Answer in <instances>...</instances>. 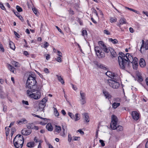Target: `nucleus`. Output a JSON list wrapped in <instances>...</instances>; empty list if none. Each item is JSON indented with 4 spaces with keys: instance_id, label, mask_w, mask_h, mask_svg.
Segmentation results:
<instances>
[{
    "instance_id": "nucleus-14",
    "label": "nucleus",
    "mask_w": 148,
    "mask_h": 148,
    "mask_svg": "<svg viewBox=\"0 0 148 148\" xmlns=\"http://www.w3.org/2000/svg\"><path fill=\"white\" fill-rule=\"evenodd\" d=\"M139 64L140 66L142 67H144L145 65V60L143 58L140 59L139 61Z\"/></svg>"
},
{
    "instance_id": "nucleus-29",
    "label": "nucleus",
    "mask_w": 148,
    "mask_h": 148,
    "mask_svg": "<svg viewBox=\"0 0 148 148\" xmlns=\"http://www.w3.org/2000/svg\"><path fill=\"white\" fill-rule=\"evenodd\" d=\"M109 40L114 44H116L118 42V41L116 39H113L112 38H110L109 39Z\"/></svg>"
},
{
    "instance_id": "nucleus-20",
    "label": "nucleus",
    "mask_w": 148,
    "mask_h": 148,
    "mask_svg": "<svg viewBox=\"0 0 148 148\" xmlns=\"http://www.w3.org/2000/svg\"><path fill=\"white\" fill-rule=\"evenodd\" d=\"M9 45L10 48L12 50H14L15 49V47L14 44L11 41L9 42Z\"/></svg>"
},
{
    "instance_id": "nucleus-1",
    "label": "nucleus",
    "mask_w": 148,
    "mask_h": 148,
    "mask_svg": "<svg viewBox=\"0 0 148 148\" xmlns=\"http://www.w3.org/2000/svg\"><path fill=\"white\" fill-rule=\"evenodd\" d=\"M118 57V60L120 68L124 70H127L130 68V65L132 63L133 66L135 65V69L138 66V59L135 57L133 59V57L128 53L125 55L122 53H119Z\"/></svg>"
},
{
    "instance_id": "nucleus-37",
    "label": "nucleus",
    "mask_w": 148,
    "mask_h": 148,
    "mask_svg": "<svg viewBox=\"0 0 148 148\" xmlns=\"http://www.w3.org/2000/svg\"><path fill=\"white\" fill-rule=\"evenodd\" d=\"M103 33L104 34L107 35H110V32L107 29L104 30L103 31Z\"/></svg>"
},
{
    "instance_id": "nucleus-40",
    "label": "nucleus",
    "mask_w": 148,
    "mask_h": 148,
    "mask_svg": "<svg viewBox=\"0 0 148 148\" xmlns=\"http://www.w3.org/2000/svg\"><path fill=\"white\" fill-rule=\"evenodd\" d=\"M99 141L100 143H101V145L102 147H104L105 146V143H104V141L103 140H99Z\"/></svg>"
},
{
    "instance_id": "nucleus-38",
    "label": "nucleus",
    "mask_w": 148,
    "mask_h": 148,
    "mask_svg": "<svg viewBox=\"0 0 148 148\" xmlns=\"http://www.w3.org/2000/svg\"><path fill=\"white\" fill-rule=\"evenodd\" d=\"M61 57H59L56 58L55 59L56 61L58 62H62V59L61 58Z\"/></svg>"
},
{
    "instance_id": "nucleus-42",
    "label": "nucleus",
    "mask_w": 148,
    "mask_h": 148,
    "mask_svg": "<svg viewBox=\"0 0 148 148\" xmlns=\"http://www.w3.org/2000/svg\"><path fill=\"white\" fill-rule=\"evenodd\" d=\"M32 10L34 13L36 14L37 15V14L38 11L35 8H32Z\"/></svg>"
},
{
    "instance_id": "nucleus-26",
    "label": "nucleus",
    "mask_w": 148,
    "mask_h": 148,
    "mask_svg": "<svg viewBox=\"0 0 148 148\" xmlns=\"http://www.w3.org/2000/svg\"><path fill=\"white\" fill-rule=\"evenodd\" d=\"M126 23V20L124 18H121L119 21V25H122Z\"/></svg>"
},
{
    "instance_id": "nucleus-53",
    "label": "nucleus",
    "mask_w": 148,
    "mask_h": 148,
    "mask_svg": "<svg viewBox=\"0 0 148 148\" xmlns=\"http://www.w3.org/2000/svg\"><path fill=\"white\" fill-rule=\"evenodd\" d=\"M71 85L72 86V88L74 89V90H77V88L73 84H71Z\"/></svg>"
},
{
    "instance_id": "nucleus-41",
    "label": "nucleus",
    "mask_w": 148,
    "mask_h": 148,
    "mask_svg": "<svg viewBox=\"0 0 148 148\" xmlns=\"http://www.w3.org/2000/svg\"><path fill=\"white\" fill-rule=\"evenodd\" d=\"M49 46V43L47 42H45L44 47L45 48H47Z\"/></svg>"
},
{
    "instance_id": "nucleus-49",
    "label": "nucleus",
    "mask_w": 148,
    "mask_h": 148,
    "mask_svg": "<svg viewBox=\"0 0 148 148\" xmlns=\"http://www.w3.org/2000/svg\"><path fill=\"white\" fill-rule=\"evenodd\" d=\"M0 51H2L3 52L4 51V49L3 48V47L2 46V45L1 44L0 45Z\"/></svg>"
},
{
    "instance_id": "nucleus-3",
    "label": "nucleus",
    "mask_w": 148,
    "mask_h": 148,
    "mask_svg": "<svg viewBox=\"0 0 148 148\" xmlns=\"http://www.w3.org/2000/svg\"><path fill=\"white\" fill-rule=\"evenodd\" d=\"M27 94L28 96L35 100L39 99L41 95L40 91L37 88L28 90L27 91Z\"/></svg>"
},
{
    "instance_id": "nucleus-60",
    "label": "nucleus",
    "mask_w": 148,
    "mask_h": 148,
    "mask_svg": "<svg viewBox=\"0 0 148 148\" xmlns=\"http://www.w3.org/2000/svg\"><path fill=\"white\" fill-rule=\"evenodd\" d=\"M23 54L25 56H27L28 55V53L27 51H24L23 52Z\"/></svg>"
},
{
    "instance_id": "nucleus-56",
    "label": "nucleus",
    "mask_w": 148,
    "mask_h": 148,
    "mask_svg": "<svg viewBox=\"0 0 148 148\" xmlns=\"http://www.w3.org/2000/svg\"><path fill=\"white\" fill-rule=\"evenodd\" d=\"M14 33L15 35H16L18 38H19V35L15 31H14Z\"/></svg>"
},
{
    "instance_id": "nucleus-58",
    "label": "nucleus",
    "mask_w": 148,
    "mask_h": 148,
    "mask_svg": "<svg viewBox=\"0 0 148 148\" xmlns=\"http://www.w3.org/2000/svg\"><path fill=\"white\" fill-rule=\"evenodd\" d=\"M56 28L57 29L58 31L60 32L61 33H62V32L61 30L58 26H56Z\"/></svg>"
},
{
    "instance_id": "nucleus-13",
    "label": "nucleus",
    "mask_w": 148,
    "mask_h": 148,
    "mask_svg": "<svg viewBox=\"0 0 148 148\" xmlns=\"http://www.w3.org/2000/svg\"><path fill=\"white\" fill-rule=\"evenodd\" d=\"M46 128L49 131H51L53 130V127L50 123H49L47 125Z\"/></svg>"
},
{
    "instance_id": "nucleus-51",
    "label": "nucleus",
    "mask_w": 148,
    "mask_h": 148,
    "mask_svg": "<svg viewBox=\"0 0 148 148\" xmlns=\"http://www.w3.org/2000/svg\"><path fill=\"white\" fill-rule=\"evenodd\" d=\"M47 101V100L45 98H43L42 101H41V102L45 104L46 102Z\"/></svg>"
},
{
    "instance_id": "nucleus-33",
    "label": "nucleus",
    "mask_w": 148,
    "mask_h": 148,
    "mask_svg": "<svg viewBox=\"0 0 148 148\" xmlns=\"http://www.w3.org/2000/svg\"><path fill=\"white\" fill-rule=\"evenodd\" d=\"M86 98H82L80 99V101L81 102V103L83 105L86 103Z\"/></svg>"
},
{
    "instance_id": "nucleus-9",
    "label": "nucleus",
    "mask_w": 148,
    "mask_h": 148,
    "mask_svg": "<svg viewBox=\"0 0 148 148\" xmlns=\"http://www.w3.org/2000/svg\"><path fill=\"white\" fill-rule=\"evenodd\" d=\"M142 43L141 45V47H140V51L141 53H142V49H145V50H147L148 49V42H147V43H146L144 44V41L143 40H142Z\"/></svg>"
},
{
    "instance_id": "nucleus-24",
    "label": "nucleus",
    "mask_w": 148,
    "mask_h": 148,
    "mask_svg": "<svg viewBox=\"0 0 148 148\" xmlns=\"http://www.w3.org/2000/svg\"><path fill=\"white\" fill-rule=\"evenodd\" d=\"M138 77V81L139 82H142L143 80V79L141 75L139 74L137 76Z\"/></svg>"
},
{
    "instance_id": "nucleus-39",
    "label": "nucleus",
    "mask_w": 148,
    "mask_h": 148,
    "mask_svg": "<svg viewBox=\"0 0 148 148\" xmlns=\"http://www.w3.org/2000/svg\"><path fill=\"white\" fill-rule=\"evenodd\" d=\"M68 140L69 142H70L72 139V137L71 136V135L70 134H68Z\"/></svg>"
},
{
    "instance_id": "nucleus-54",
    "label": "nucleus",
    "mask_w": 148,
    "mask_h": 148,
    "mask_svg": "<svg viewBox=\"0 0 148 148\" xmlns=\"http://www.w3.org/2000/svg\"><path fill=\"white\" fill-rule=\"evenodd\" d=\"M44 71L45 73H49V69L47 68H45L44 69Z\"/></svg>"
},
{
    "instance_id": "nucleus-23",
    "label": "nucleus",
    "mask_w": 148,
    "mask_h": 148,
    "mask_svg": "<svg viewBox=\"0 0 148 148\" xmlns=\"http://www.w3.org/2000/svg\"><path fill=\"white\" fill-rule=\"evenodd\" d=\"M41 118L42 119H43V120L40 122V124L42 125H45L47 123V120L46 119L43 118H42L41 117Z\"/></svg>"
},
{
    "instance_id": "nucleus-36",
    "label": "nucleus",
    "mask_w": 148,
    "mask_h": 148,
    "mask_svg": "<svg viewBox=\"0 0 148 148\" xmlns=\"http://www.w3.org/2000/svg\"><path fill=\"white\" fill-rule=\"evenodd\" d=\"M0 7L3 10H6L5 8L3 3L1 2H0Z\"/></svg>"
},
{
    "instance_id": "nucleus-50",
    "label": "nucleus",
    "mask_w": 148,
    "mask_h": 148,
    "mask_svg": "<svg viewBox=\"0 0 148 148\" xmlns=\"http://www.w3.org/2000/svg\"><path fill=\"white\" fill-rule=\"evenodd\" d=\"M45 56H46V59L47 60H49L50 59V56L49 54H46Z\"/></svg>"
},
{
    "instance_id": "nucleus-4",
    "label": "nucleus",
    "mask_w": 148,
    "mask_h": 148,
    "mask_svg": "<svg viewBox=\"0 0 148 148\" xmlns=\"http://www.w3.org/2000/svg\"><path fill=\"white\" fill-rule=\"evenodd\" d=\"M36 83L35 75H30L27 81L26 87L30 89V90L34 88H37V86L36 85Z\"/></svg>"
},
{
    "instance_id": "nucleus-57",
    "label": "nucleus",
    "mask_w": 148,
    "mask_h": 148,
    "mask_svg": "<svg viewBox=\"0 0 148 148\" xmlns=\"http://www.w3.org/2000/svg\"><path fill=\"white\" fill-rule=\"evenodd\" d=\"M34 141L36 143L38 142H40V141L38 140V139L36 137H35L34 139Z\"/></svg>"
},
{
    "instance_id": "nucleus-10",
    "label": "nucleus",
    "mask_w": 148,
    "mask_h": 148,
    "mask_svg": "<svg viewBox=\"0 0 148 148\" xmlns=\"http://www.w3.org/2000/svg\"><path fill=\"white\" fill-rule=\"evenodd\" d=\"M31 133V130H27L26 128H24L21 131V134L23 135H29Z\"/></svg>"
},
{
    "instance_id": "nucleus-8",
    "label": "nucleus",
    "mask_w": 148,
    "mask_h": 148,
    "mask_svg": "<svg viewBox=\"0 0 148 148\" xmlns=\"http://www.w3.org/2000/svg\"><path fill=\"white\" fill-rule=\"evenodd\" d=\"M106 74L107 76L111 78V79H116L117 77H118L117 74L110 71H107Z\"/></svg>"
},
{
    "instance_id": "nucleus-32",
    "label": "nucleus",
    "mask_w": 148,
    "mask_h": 148,
    "mask_svg": "<svg viewBox=\"0 0 148 148\" xmlns=\"http://www.w3.org/2000/svg\"><path fill=\"white\" fill-rule=\"evenodd\" d=\"M117 20V18H116L110 17V21L111 23L115 22Z\"/></svg>"
},
{
    "instance_id": "nucleus-52",
    "label": "nucleus",
    "mask_w": 148,
    "mask_h": 148,
    "mask_svg": "<svg viewBox=\"0 0 148 148\" xmlns=\"http://www.w3.org/2000/svg\"><path fill=\"white\" fill-rule=\"evenodd\" d=\"M78 132L82 134H84V132L80 129L78 130Z\"/></svg>"
},
{
    "instance_id": "nucleus-19",
    "label": "nucleus",
    "mask_w": 148,
    "mask_h": 148,
    "mask_svg": "<svg viewBox=\"0 0 148 148\" xmlns=\"http://www.w3.org/2000/svg\"><path fill=\"white\" fill-rule=\"evenodd\" d=\"M56 76L57 77L58 81L60 82H61L62 84H64V82L62 78L61 77V76H59L58 75H56Z\"/></svg>"
},
{
    "instance_id": "nucleus-6",
    "label": "nucleus",
    "mask_w": 148,
    "mask_h": 148,
    "mask_svg": "<svg viewBox=\"0 0 148 148\" xmlns=\"http://www.w3.org/2000/svg\"><path fill=\"white\" fill-rule=\"evenodd\" d=\"M112 121L110 124V127L112 129H116L118 132L121 131L123 130V127L121 125H118L116 127V123L118 121L117 118L116 116L114 115H112Z\"/></svg>"
},
{
    "instance_id": "nucleus-59",
    "label": "nucleus",
    "mask_w": 148,
    "mask_h": 148,
    "mask_svg": "<svg viewBox=\"0 0 148 148\" xmlns=\"http://www.w3.org/2000/svg\"><path fill=\"white\" fill-rule=\"evenodd\" d=\"M15 122L13 121L10 124L9 126V127H10L11 126L13 125L14 124V123Z\"/></svg>"
},
{
    "instance_id": "nucleus-2",
    "label": "nucleus",
    "mask_w": 148,
    "mask_h": 148,
    "mask_svg": "<svg viewBox=\"0 0 148 148\" xmlns=\"http://www.w3.org/2000/svg\"><path fill=\"white\" fill-rule=\"evenodd\" d=\"M99 46L95 47V51L96 52L97 55L99 58H103L105 56L104 53L102 52L103 51L106 53H108L110 51L112 56L113 57L117 56V54L114 50L111 48H108L101 41L98 42Z\"/></svg>"
},
{
    "instance_id": "nucleus-47",
    "label": "nucleus",
    "mask_w": 148,
    "mask_h": 148,
    "mask_svg": "<svg viewBox=\"0 0 148 148\" xmlns=\"http://www.w3.org/2000/svg\"><path fill=\"white\" fill-rule=\"evenodd\" d=\"M22 103L23 104H25L26 105H28V102L27 101H25L24 100H23L22 101Z\"/></svg>"
},
{
    "instance_id": "nucleus-25",
    "label": "nucleus",
    "mask_w": 148,
    "mask_h": 148,
    "mask_svg": "<svg viewBox=\"0 0 148 148\" xmlns=\"http://www.w3.org/2000/svg\"><path fill=\"white\" fill-rule=\"evenodd\" d=\"M120 105V103L114 102L112 105V107L114 109L116 108Z\"/></svg>"
},
{
    "instance_id": "nucleus-16",
    "label": "nucleus",
    "mask_w": 148,
    "mask_h": 148,
    "mask_svg": "<svg viewBox=\"0 0 148 148\" xmlns=\"http://www.w3.org/2000/svg\"><path fill=\"white\" fill-rule=\"evenodd\" d=\"M45 105L46 104L43 103L41 102H40L39 105V108L40 109V110H42L45 107Z\"/></svg>"
},
{
    "instance_id": "nucleus-46",
    "label": "nucleus",
    "mask_w": 148,
    "mask_h": 148,
    "mask_svg": "<svg viewBox=\"0 0 148 148\" xmlns=\"http://www.w3.org/2000/svg\"><path fill=\"white\" fill-rule=\"evenodd\" d=\"M57 54L59 57H62V53L60 51H57Z\"/></svg>"
},
{
    "instance_id": "nucleus-22",
    "label": "nucleus",
    "mask_w": 148,
    "mask_h": 148,
    "mask_svg": "<svg viewBox=\"0 0 148 148\" xmlns=\"http://www.w3.org/2000/svg\"><path fill=\"white\" fill-rule=\"evenodd\" d=\"M27 122V121L25 119H23L18 122V123L19 124H21L23 123H25Z\"/></svg>"
},
{
    "instance_id": "nucleus-17",
    "label": "nucleus",
    "mask_w": 148,
    "mask_h": 148,
    "mask_svg": "<svg viewBox=\"0 0 148 148\" xmlns=\"http://www.w3.org/2000/svg\"><path fill=\"white\" fill-rule=\"evenodd\" d=\"M61 130V127L60 126L56 125L55 129V132H56L57 133H59Z\"/></svg>"
},
{
    "instance_id": "nucleus-63",
    "label": "nucleus",
    "mask_w": 148,
    "mask_h": 148,
    "mask_svg": "<svg viewBox=\"0 0 148 148\" xmlns=\"http://www.w3.org/2000/svg\"><path fill=\"white\" fill-rule=\"evenodd\" d=\"M61 112L62 114L64 115H65L66 114V112H65V110H62L61 111Z\"/></svg>"
},
{
    "instance_id": "nucleus-31",
    "label": "nucleus",
    "mask_w": 148,
    "mask_h": 148,
    "mask_svg": "<svg viewBox=\"0 0 148 148\" xmlns=\"http://www.w3.org/2000/svg\"><path fill=\"white\" fill-rule=\"evenodd\" d=\"M54 114L56 116H58L59 115V113L56 108H54Z\"/></svg>"
},
{
    "instance_id": "nucleus-18",
    "label": "nucleus",
    "mask_w": 148,
    "mask_h": 148,
    "mask_svg": "<svg viewBox=\"0 0 148 148\" xmlns=\"http://www.w3.org/2000/svg\"><path fill=\"white\" fill-rule=\"evenodd\" d=\"M27 146L29 147H33L35 146L34 143V142H31L28 143L27 145Z\"/></svg>"
},
{
    "instance_id": "nucleus-62",
    "label": "nucleus",
    "mask_w": 148,
    "mask_h": 148,
    "mask_svg": "<svg viewBox=\"0 0 148 148\" xmlns=\"http://www.w3.org/2000/svg\"><path fill=\"white\" fill-rule=\"evenodd\" d=\"M38 148H41V142L40 141V142L39 143V144L38 147Z\"/></svg>"
},
{
    "instance_id": "nucleus-35",
    "label": "nucleus",
    "mask_w": 148,
    "mask_h": 148,
    "mask_svg": "<svg viewBox=\"0 0 148 148\" xmlns=\"http://www.w3.org/2000/svg\"><path fill=\"white\" fill-rule=\"evenodd\" d=\"M12 64L14 65L15 67H17L18 66L19 63L18 62L16 61H13L12 62Z\"/></svg>"
},
{
    "instance_id": "nucleus-7",
    "label": "nucleus",
    "mask_w": 148,
    "mask_h": 148,
    "mask_svg": "<svg viewBox=\"0 0 148 148\" xmlns=\"http://www.w3.org/2000/svg\"><path fill=\"white\" fill-rule=\"evenodd\" d=\"M118 76L116 79H111L108 80V83L109 86L113 89H118L119 87L120 84L118 82Z\"/></svg>"
},
{
    "instance_id": "nucleus-15",
    "label": "nucleus",
    "mask_w": 148,
    "mask_h": 148,
    "mask_svg": "<svg viewBox=\"0 0 148 148\" xmlns=\"http://www.w3.org/2000/svg\"><path fill=\"white\" fill-rule=\"evenodd\" d=\"M7 66L9 70L11 72L14 73V70L15 69V68L13 66L9 64H7Z\"/></svg>"
},
{
    "instance_id": "nucleus-5",
    "label": "nucleus",
    "mask_w": 148,
    "mask_h": 148,
    "mask_svg": "<svg viewBox=\"0 0 148 148\" xmlns=\"http://www.w3.org/2000/svg\"><path fill=\"white\" fill-rule=\"evenodd\" d=\"M24 143L23 137L20 135H16L13 140L14 146L16 148H22Z\"/></svg>"
},
{
    "instance_id": "nucleus-34",
    "label": "nucleus",
    "mask_w": 148,
    "mask_h": 148,
    "mask_svg": "<svg viewBox=\"0 0 148 148\" xmlns=\"http://www.w3.org/2000/svg\"><path fill=\"white\" fill-rule=\"evenodd\" d=\"M16 8L17 11L19 12H21L23 11L21 8L19 6L17 5L16 6Z\"/></svg>"
},
{
    "instance_id": "nucleus-28",
    "label": "nucleus",
    "mask_w": 148,
    "mask_h": 148,
    "mask_svg": "<svg viewBox=\"0 0 148 148\" xmlns=\"http://www.w3.org/2000/svg\"><path fill=\"white\" fill-rule=\"evenodd\" d=\"M82 34L84 37V38L87 37V31L85 29L83 30L82 32Z\"/></svg>"
},
{
    "instance_id": "nucleus-30",
    "label": "nucleus",
    "mask_w": 148,
    "mask_h": 148,
    "mask_svg": "<svg viewBox=\"0 0 148 148\" xmlns=\"http://www.w3.org/2000/svg\"><path fill=\"white\" fill-rule=\"evenodd\" d=\"M80 95L81 99L86 98L85 93L83 92L82 91L80 92Z\"/></svg>"
},
{
    "instance_id": "nucleus-55",
    "label": "nucleus",
    "mask_w": 148,
    "mask_h": 148,
    "mask_svg": "<svg viewBox=\"0 0 148 148\" xmlns=\"http://www.w3.org/2000/svg\"><path fill=\"white\" fill-rule=\"evenodd\" d=\"M99 66L101 69H104L105 68H106L105 67H104L103 65L102 64H99Z\"/></svg>"
},
{
    "instance_id": "nucleus-45",
    "label": "nucleus",
    "mask_w": 148,
    "mask_h": 148,
    "mask_svg": "<svg viewBox=\"0 0 148 148\" xmlns=\"http://www.w3.org/2000/svg\"><path fill=\"white\" fill-rule=\"evenodd\" d=\"M80 137L75 136L73 137V140H78L80 139Z\"/></svg>"
},
{
    "instance_id": "nucleus-61",
    "label": "nucleus",
    "mask_w": 148,
    "mask_h": 148,
    "mask_svg": "<svg viewBox=\"0 0 148 148\" xmlns=\"http://www.w3.org/2000/svg\"><path fill=\"white\" fill-rule=\"evenodd\" d=\"M129 30L130 32L131 33H133L134 32L133 29L132 27H130L129 28Z\"/></svg>"
},
{
    "instance_id": "nucleus-27",
    "label": "nucleus",
    "mask_w": 148,
    "mask_h": 148,
    "mask_svg": "<svg viewBox=\"0 0 148 148\" xmlns=\"http://www.w3.org/2000/svg\"><path fill=\"white\" fill-rule=\"evenodd\" d=\"M84 116L85 120L87 122H88L89 121V116L88 115L87 113H85L84 114Z\"/></svg>"
},
{
    "instance_id": "nucleus-43",
    "label": "nucleus",
    "mask_w": 148,
    "mask_h": 148,
    "mask_svg": "<svg viewBox=\"0 0 148 148\" xmlns=\"http://www.w3.org/2000/svg\"><path fill=\"white\" fill-rule=\"evenodd\" d=\"M69 116L71 117V118L73 119L74 118V115L71 112H69L68 113Z\"/></svg>"
},
{
    "instance_id": "nucleus-44",
    "label": "nucleus",
    "mask_w": 148,
    "mask_h": 148,
    "mask_svg": "<svg viewBox=\"0 0 148 148\" xmlns=\"http://www.w3.org/2000/svg\"><path fill=\"white\" fill-rule=\"evenodd\" d=\"M27 128L29 129H34V127L32 126V125L31 124H28L27 126Z\"/></svg>"
},
{
    "instance_id": "nucleus-11",
    "label": "nucleus",
    "mask_w": 148,
    "mask_h": 148,
    "mask_svg": "<svg viewBox=\"0 0 148 148\" xmlns=\"http://www.w3.org/2000/svg\"><path fill=\"white\" fill-rule=\"evenodd\" d=\"M133 118L135 120H137L139 118V114L136 111L133 112L132 113Z\"/></svg>"
},
{
    "instance_id": "nucleus-21",
    "label": "nucleus",
    "mask_w": 148,
    "mask_h": 148,
    "mask_svg": "<svg viewBox=\"0 0 148 148\" xmlns=\"http://www.w3.org/2000/svg\"><path fill=\"white\" fill-rule=\"evenodd\" d=\"M79 114L78 113L75 114V115L74 116V118L73 119L75 121H77L80 119V117Z\"/></svg>"
},
{
    "instance_id": "nucleus-12",
    "label": "nucleus",
    "mask_w": 148,
    "mask_h": 148,
    "mask_svg": "<svg viewBox=\"0 0 148 148\" xmlns=\"http://www.w3.org/2000/svg\"><path fill=\"white\" fill-rule=\"evenodd\" d=\"M103 93L104 94L106 99L110 100L111 98L112 97L111 95L106 90L103 91Z\"/></svg>"
},
{
    "instance_id": "nucleus-48",
    "label": "nucleus",
    "mask_w": 148,
    "mask_h": 148,
    "mask_svg": "<svg viewBox=\"0 0 148 148\" xmlns=\"http://www.w3.org/2000/svg\"><path fill=\"white\" fill-rule=\"evenodd\" d=\"M69 14L71 15H73L74 14V11L71 9L69 10Z\"/></svg>"
},
{
    "instance_id": "nucleus-64",
    "label": "nucleus",
    "mask_w": 148,
    "mask_h": 148,
    "mask_svg": "<svg viewBox=\"0 0 148 148\" xmlns=\"http://www.w3.org/2000/svg\"><path fill=\"white\" fill-rule=\"evenodd\" d=\"M143 13L145 14L146 16L148 17V12L144 11L143 12Z\"/></svg>"
}]
</instances>
